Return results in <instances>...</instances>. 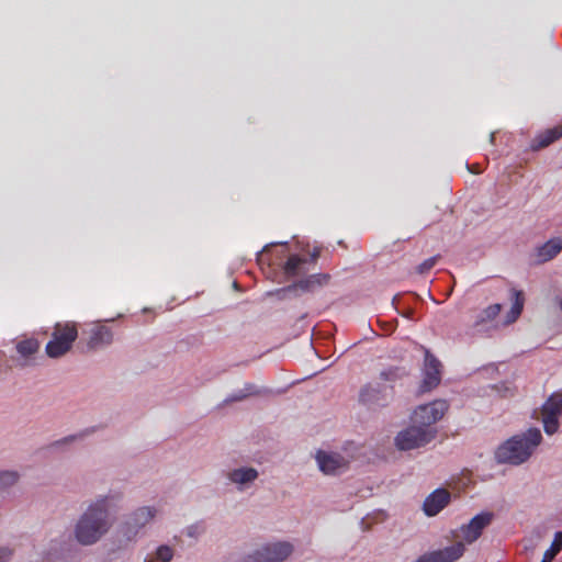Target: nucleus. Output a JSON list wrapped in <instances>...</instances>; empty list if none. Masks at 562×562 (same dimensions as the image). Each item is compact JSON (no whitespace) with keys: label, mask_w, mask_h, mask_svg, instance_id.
Here are the masks:
<instances>
[{"label":"nucleus","mask_w":562,"mask_h":562,"mask_svg":"<svg viewBox=\"0 0 562 562\" xmlns=\"http://www.w3.org/2000/svg\"><path fill=\"white\" fill-rule=\"evenodd\" d=\"M450 501V493L445 488H438L428 495L423 509L427 516H435L441 512Z\"/></svg>","instance_id":"14"},{"label":"nucleus","mask_w":562,"mask_h":562,"mask_svg":"<svg viewBox=\"0 0 562 562\" xmlns=\"http://www.w3.org/2000/svg\"><path fill=\"white\" fill-rule=\"evenodd\" d=\"M13 555V550L7 547L0 548V562H9Z\"/></svg>","instance_id":"30"},{"label":"nucleus","mask_w":562,"mask_h":562,"mask_svg":"<svg viewBox=\"0 0 562 562\" xmlns=\"http://www.w3.org/2000/svg\"><path fill=\"white\" fill-rule=\"evenodd\" d=\"M448 408L449 404L445 400L419 405L412 415V422L420 427L434 428L432 425L445 416Z\"/></svg>","instance_id":"5"},{"label":"nucleus","mask_w":562,"mask_h":562,"mask_svg":"<svg viewBox=\"0 0 562 562\" xmlns=\"http://www.w3.org/2000/svg\"><path fill=\"white\" fill-rule=\"evenodd\" d=\"M82 436H83V434L68 436V437H65V438H64V439H61V440H57V441H55V442L53 443V446H54V447H59V446H61V445H64V443L71 442V441L76 440L78 437H80V438H81Z\"/></svg>","instance_id":"31"},{"label":"nucleus","mask_w":562,"mask_h":562,"mask_svg":"<svg viewBox=\"0 0 562 562\" xmlns=\"http://www.w3.org/2000/svg\"><path fill=\"white\" fill-rule=\"evenodd\" d=\"M77 338L78 328L76 323H56L53 328L52 338L45 346V352L49 358H60L70 351Z\"/></svg>","instance_id":"3"},{"label":"nucleus","mask_w":562,"mask_h":562,"mask_svg":"<svg viewBox=\"0 0 562 562\" xmlns=\"http://www.w3.org/2000/svg\"><path fill=\"white\" fill-rule=\"evenodd\" d=\"M407 374L406 370L402 367H389L380 372V380L384 382H396Z\"/></svg>","instance_id":"24"},{"label":"nucleus","mask_w":562,"mask_h":562,"mask_svg":"<svg viewBox=\"0 0 562 562\" xmlns=\"http://www.w3.org/2000/svg\"><path fill=\"white\" fill-rule=\"evenodd\" d=\"M293 552L286 541L269 543L245 558L244 562H282Z\"/></svg>","instance_id":"6"},{"label":"nucleus","mask_w":562,"mask_h":562,"mask_svg":"<svg viewBox=\"0 0 562 562\" xmlns=\"http://www.w3.org/2000/svg\"><path fill=\"white\" fill-rule=\"evenodd\" d=\"M542 435L539 428H529L522 435L513 436L498 447L496 458L501 463L521 464L540 445Z\"/></svg>","instance_id":"2"},{"label":"nucleus","mask_w":562,"mask_h":562,"mask_svg":"<svg viewBox=\"0 0 562 562\" xmlns=\"http://www.w3.org/2000/svg\"><path fill=\"white\" fill-rule=\"evenodd\" d=\"M562 551V531L554 535L550 548L543 553L541 562H551Z\"/></svg>","instance_id":"25"},{"label":"nucleus","mask_w":562,"mask_h":562,"mask_svg":"<svg viewBox=\"0 0 562 562\" xmlns=\"http://www.w3.org/2000/svg\"><path fill=\"white\" fill-rule=\"evenodd\" d=\"M330 280V276L328 273H315L311 274L305 279L300 280L292 286H289L286 290L290 291L292 289L299 288L306 292H312L317 288L326 285Z\"/></svg>","instance_id":"17"},{"label":"nucleus","mask_w":562,"mask_h":562,"mask_svg":"<svg viewBox=\"0 0 562 562\" xmlns=\"http://www.w3.org/2000/svg\"><path fill=\"white\" fill-rule=\"evenodd\" d=\"M113 340V334L108 326L104 325H95L90 330V336L88 340L89 349H98L103 346L110 345Z\"/></svg>","instance_id":"16"},{"label":"nucleus","mask_w":562,"mask_h":562,"mask_svg":"<svg viewBox=\"0 0 562 562\" xmlns=\"http://www.w3.org/2000/svg\"><path fill=\"white\" fill-rule=\"evenodd\" d=\"M562 250V238H551L537 249V257L540 262L553 259Z\"/></svg>","instance_id":"20"},{"label":"nucleus","mask_w":562,"mask_h":562,"mask_svg":"<svg viewBox=\"0 0 562 562\" xmlns=\"http://www.w3.org/2000/svg\"><path fill=\"white\" fill-rule=\"evenodd\" d=\"M156 510L153 507H142L135 510L126 521V535H136L138 529L144 527L155 517Z\"/></svg>","instance_id":"15"},{"label":"nucleus","mask_w":562,"mask_h":562,"mask_svg":"<svg viewBox=\"0 0 562 562\" xmlns=\"http://www.w3.org/2000/svg\"><path fill=\"white\" fill-rule=\"evenodd\" d=\"M258 472L252 468H240L229 473V479L234 483L245 484L257 479Z\"/></svg>","instance_id":"21"},{"label":"nucleus","mask_w":562,"mask_h":562,"mask_svg":"<svg viewBox=\"0 0 562 562\" xmlns=\"http://www.w3.org/2000/svg\"><path fill=\"white\" fill-rule=\"evenodd\" d=\"M41 344L36 338L21 339L15 344V350L20 356L18 360L19 367H29L34 364V357L38 352Z\"/></svg>","instance_id":"12"},{"label":"nucleus","mask_w":562,"mask_h":562,"mask_svg":"<svg viewBox=\"0 0 562 562\" xmlns=\"http://www.w3.org/2000/svg\"><path fill=\"white\" fill-rule=\"evenodd\" d=\"M258 394V391L256 390V386L252 384H246L245 389L243 391H239L238 393L234 394L231 397V401H241L246 398L249 395Z\"/></svg>","instance_id":"29"},{"label":"nucleus","mask_w":562,"mask_h":562,"mask_svg":"<svg viewBox=\"0 0 562 562\" xmlns=\"http://www.w3.org/2000/svg\"><path fill=\"white\" fill-rule=\"evenodd\" d=\"M436 435V428L420 427L417 424H413L397 434L395 446L403 451L417 449L429 443Z\"/></svg>","instance_id":"4"},{"label":"nucleus","mask_w":562,"mask_h":562,"mask_svg":"<svg viewBox=\"0 0 562 562\" xmlns=\"http://www.w3.org/2000/svg\"><path fill=\"white\" fill-rule=\"evenodd\" d=\"M316 460L322 472L325 474H339L348 468L349 461L339 453L318 451Z\"/></svg>","instance_id":"11"},{"label":"nucleus","mask_w":562,"mask_h":562,"mask_svg":"<svg viewBox=\"0 0 562 562\" xmlns=\"http://www.w3.org/2000/svg\"><path fill=\"white\" fill-rule=\"evenodd\" d=\"M173 557V550L169 546H160L156 550V557L144 562H170Z\"/></svg>","instance_id":"27"},{"label":"nucleus","mask_w":562,"mask_h":562,"mask_svg":"<svg viewBox=\"0 0 562 562\" xmlns=\"http://www.w3.org/2000/svg\"><path fill=\"white\" fill-rule=\"evenodd\" d=\"M501 311H502V304H499V303L488 305L487 307L482 310V312L477 315V318L475 321V326H480L484 323L494 321L498 316Z\"/></svg>","instance_id":"23"},{"label":"nucleus","mask_w":562,"mask_h":562,"mask_svg":"<svg viewBox=\"0 0 562 562\" xmlns=\"http://www.w3.org/2000/svg\"><path fill=\"white\" fill-rule=\"evenodd\" d=\"M319 255H321V249L315 247L313 249V251L311 252V260L315 262L318 259Z\"/></svg>","instance_id":"32"},{"label":"nucleus","mask_w":562,"mask_h":562,"mask_svg":"<svg viewBox=\"0 0 562 562\" xmlns=\"http://www.w3.org/2000/svg\"><path fill=\"white\" fill-rule=\"evenodd\" d=\"M464 543L462 541H458L443 549L424 553L416 562H456L464 554Z\"/></svg>","instance_id":"9"},{"label":"nucleus","mask_w":562,"mask_h":562,"mask_svg":"<svg viewBox=\"0 0 562 562\" xmlns=\"http://www.w3.org/2000/svg\"><path fill=\"white\" fill-rule=\"evenodd\" d=\"M359 401L369 406H385L387 402L386 389L369 383L360 390Z\"/></svg>","instance_id":"13"},{"label":"nucleus","mask_w":562,"mask_h":562,"mask_svg":"<svg viewBox=\"0 0 562 562\" xmlns=\"http://www.w3.org/2000/svg\"><path fill=\"white\" fill-rule=\"evenodd\" d=\"M510 294L513 304L510 310L506 313L504 325H510L515 323L521 315L525 305V296L522 291L512 289Z\"/></svg>","instance_id":"18"},{"label":"nucleus","mask_w":562,"mask_h":562,"mask_svg":"<svg viewBox=\"0 0 562 562\" xmlns=\"http://www.w3.org/2000/svg\"><path fill=\"white\" fill-rule=\"evenodd\" d=\"M20 475L15 471H1L0 472V492L5 491L8 487L14 485Z\"/></svg>","instance_id":"26"},{"label":"nucleus","mask_w":562,"mask_h":562,"mask_svg":"<svg viewBox=\"0 0 562 562\" xmlns=\"http://www.w3.org/2000/svg\"><path fill=\"white\" fill-rule=\"evenodd\" d=\"M440 368V361L436 357L427 353L425 358L424 378L419 387L422 393L429 392L439 385L441 381Z\"/></svg>","instance_id":"10"},{"label":"nucleus","mask_w":562,"mask_h":562,"mask_svg":"<svg viewBox=\"0 0 562 562\" xmlns=\"http://www.w3.org/2000/svg\"><path fill=\"white\" fill-rule=\"evenodd\" d=\"M438 259H439V256H434V257H430V258L424 260L422 263H419L416 267V272L418 274L427 273L428 271H430L435 267V265L437 263Z\"/></svg>","instance_id":"28"},{"label":"nucleus","mask_w":562,"mask_h":562,"mask_svg":"<svg viewBox=\"0 0 562 562\" xmlns=\"http://www.w3.org/2000/svg\"><path fill=\"white\" fill-rule=\"evenodd\" d=\"M110 528L106 498L92 504L76 526V538L83 544L95 543Z\"/></svg>","instance_id":"1"},{"label":"nucleus","mask_w":562,"mask_h":562,"mask_svg":"<svg viewBox=\"0 0 562 562\" xmlns=\"http://www.w3.org/2000/svg\"><path fill=\"white\" fill-rule=\"evenodd\" d=\"M541 416L546 434L553 435L558 431L562 416V393H552L541 406Z\"/></svg>","instance_id":"7"},{"label":"nucleus","mask_w":562,"mask_h":562,"mask_svg":"<svg viewBox=\"0 0 562 562\" xmlns=\"http://www.w3.org/2000/svg\"><path fill=\"white\" fill-rule=\"evenodd\" d=\"M560 308L562 310V300L560 301Z\"/></svg>","instance_id":"33"},{"label":"nucleus","mask_w":562,"mask_h":562,"mask_svg":"<svg viewBox=\"0 0 562 562\" xmlns=\"http://www.w3.org/2000/svg\"><path fill=\"white\" fill-rule=\"evenodd\" d=\"M562 137V125L548 128L539 133L532 142V149L538 150L548 147Z\"/></svg>","instance_id":"19"},{"label":"nucleus","mask_w":562,"mask_h":562,"mask_svg":"<svg viewBox=\"0 0 562 562\" xmlns=\"http://www.w3.org/2000/svg\"><path fill=\"white\" fill-rule=\"evenodd\" d=\"M307 262L305 258L297 255H291L283 266V271L288 277H295L301 273L303 266Z\"/></svg>","instance_id":"22"},{"label":"nucleus","mask_w":562,"mask_h":562,"mask_svg":"<svg viewBox=\"0 0 562 562\" xmlns=\"http://www.w3.org/2000/svg\"><path fill=\"white\" fill-rule=\"evenodd\" d=\"M494 518V514L490 512H483L475 515L467 525H462L459 529V535L465 543H473L476 541L483 530L491 525Z\"/></svg>","instance_id":"8"}]
</instances>
